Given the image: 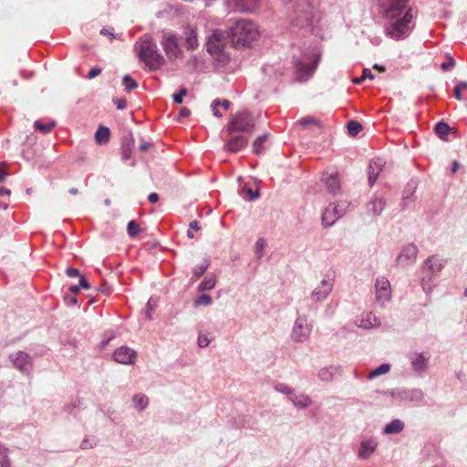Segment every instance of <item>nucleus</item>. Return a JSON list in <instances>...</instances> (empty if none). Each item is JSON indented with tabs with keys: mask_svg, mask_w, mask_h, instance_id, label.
Returning <instances> with one entry per match:
<instances>
[{
	"mask_svg": "<svg viewBox=\"0 0 467 467\" xmlns=\"http://www.w3.org/2000/svg\"><path fill=\"white\" fill-rule=\"evenodd\" d=\"M409 0H389V7L385 10V17L389 25L386 34L399 40L407 36L413 22L412 9L408 7Z\"/></svg>",
	"mask_w": 467,
	"mask_h": 467,
	"instance_id": "f257e3e1",
	"label": "nucleus"
},
{
	"mask_svg": "<svg viewBox=\"0 0 467 467\" xmlns=\"http://www.w3.org/2000/svg\"><path fill=\"white\" fill-rule=\"evenodd\" d=\"M228 36L236 48L251 47L260 37L255 23L249 19H239L230 27Z\"/></svg>",
	"mask_w": 467,
	"mask_h": 467,
	"instance_id": "f03ea898",
	"label": "nucleus"
},
{
	"mask_svg": "<svg viewBox=\"0 0 467 467\" xmlns=\"http://www.w3.org/2000/svg\"><path fill=\"white\" fill-rule=\"evenodd\" d=\"M228 34L221 29H214L207 36L205 48L219 67H224L231 61L228 51Z\"/></svg>",
	"mask_w": 467,
	"mask_h": 467,
	"instance_id": "7ed1b4c3",
	"label": "nucleus"
},
{
	"mask_svg": "<svg viewBox=\"0 0 467 467\" xmlns=\"http://www.w3.org/2000/svg\"><path fill=\"white\" fill-rule=\"evenodd\" d=\"M135 48L140 59L150 70L155 71L165 64L164 57L160 53L156 43L150 37H144L136 43Z\"/></svg>",
	"mask_w": 467,
	"mask_h": 467,
	"instance_id": "20e7f679",
	"label": "nucleus"
},
{
	"mask_svg": "<svg viewBox=\"0 0 467 467\" xmlns=\"http://www.w3.org/2000/svg\"><path fill=\"white\" fill-rule=\"evenodd\" d=\"M254 127L255 119L253 115L246 110H242L232 115L223 131L226 133L238 132L251 136Z\"/></svg>",
	"mask_w": 467,
	"mask_h": 467,
	"instance_id": "39448f33",
	"label": "nucleus"
},
{
	"mask_svg": "<svg viewBox=\"0 0 467 467\" xmlns=\"http://www.w3.org/2000/svg\"><path fill=\"white\" fill-rule=\"evenodd\" d=\"M161 45L165 55L171 62L183 57V51L179 46L178 37L173 33H164L161 36Z\"/></svg>",
	"mask_w": 467,
	"mask_h": 467,
	"instance_id": "423d86ee",
	"label": "nucleus"
},
{
	"mask_svg": "<svg viewBox=\"0 0 467 467\" xmlns=\"http://www.w3.org/2000/svg\"><path fill=\"white\" fill-rule=\"evenodd\" d=\"M319 56L306 57L304 56L295 64L296 78L299 81H306L314 73L317 67Z\"/></svg>",
	"mask_w": 467,
	"mask_h": 467,
	"instance_id": "0eeeda50",
	"label": "nucleus"
},
{
	"mask_svg": "<svg viewBox=\"0 0 467 467\" xmlns=\"http://www.w3.org/2000/svg\"><path fill=\"white\" fill-rule=\"evenodd\" d=\"M229 138L225 140L223 150L229 153H236L246 147L249 141L248 135L238 132L227 133Z\"/></svg>",
	"mask_w": 467,
	"mask_h": 467,
	"instance_id": "6e6552de",
	"label": "nucleus"
},
{
	"mask_svg": "<svg viewBox=\"0 0 467 467\" xmlns=\"http://www.w3.org/2000/svg\"><path fill=\"white\" fill-rule=\"evenodd\" d=\"M334 280L333 274L326 275V276L320 281L319 285L312 292L311 298L316 302H319L327 298L333 288Z\"/></svg>",
	"mask_w": 467,
	"mask_h": 467,
	"instance_id": "1a4fd4ad",
	"label": "nucleus"
},
{
	"mask_svg": "<svg viewBox=\"0 0 467 467\" xmlns=\"http://www.w3.org/2000/svg\"><path fill=\"white\" fill-rule=\"evenodd\" d=\"M184 47L189 51L196 50L199 47L198 28L193 25H187L182 29Z\"/></svg>",
	"mask_w": 467,
	"mask_h": 467,
	"instance_id": "9d476101",
	"label": "nucleus"
},
{
	"mask_svg": "<svg viewBox=\"0 0 467 467\" xmlns=\"http://www.w3.org/2000/svg\"><path fill=\"white\" fill-rule=\"evenodd\" d=\"M345 213L344 204H329L322 214V223L327 227L331 226Z\"/></svg>",
	"mask_w": 467,
	"mask_h": 467,
	"instance_id": "9b49d317",
	"label": "nucleus"
},
{
	"mask_svg": "<svg viewBox=\"0 0 467 467\" xmlns=\"http://www.w3.org/2000/svg\"><path fill=\"white\" fill-rule=\"evenodd\" d=\"M417 254V246L410 244L404 246L401 253L398 255L397 264L402 267L409 266L415 262Z\"/></svg>",
	"mask_w": 467,
	"mask_h": 467,
	"instance_id": "f8f14e48",
	"label": "nucleus"
},
{
	"mask_svg": "<svg viewBox=\"0 0 467 467\" xmlns=\"http://www.w3.org/2000/svg\"><path fill=\"white\" fill-rule=\"evenodd\" d=\"M377 300L380 303L389 301L391 298V288L389 281L385 277H379L375 284Z\"/></svg>",
	"mask_w": 467,
	"mask_h": 467,
	"instance_id": "ddd939ff",
	"label": "nucleus"
},
{
	"mask_svg": "<svg viewBox=\"0 0 467 467\" xmlns=\"http://www.w3.org/2000/svg\"><path fill=\"white\" fill-rule=\"evenodd\" d=\"M261 0H226L228 6L241 13L254 12Z\"/></svg>",
	"mask_w": 467,
	"mask_h": 467,
	"instance_id": "4468645a",
	"label": "nucleus"
},
{
	"mask_svg": "<svg viewBox=\"0 0 467 467\" xmlns=\"http://www.w3.org/2000/svg\"><path fill=\"white\" fill-rule=\"evenodd\" d=\"M113 358L120 364H133L136 359V352L128 347H120L114 351Z\"/></svg>",
	"mask_w": 467,
	"mask_h": 467,
	"instance_id": "2eb2a0df",
	"label": "nucleus"
},
{
	"mask_svg": "<svg viewBox=\"0 0 467 467\" xmlns=\"http://www.w3.org/2000/svg\"><path fill=\"white\" fill-rule=\"evenodd\" d=\"M309 331L306 320L305 318H297L293 328L292 336L296 340L301 341L308 336Z\"/></svg>",
	"mask_w": 467,
	"mask_h": 467,
	"instance_id": "dca6fc26",
	"label": "nucleus"
},
{
	"mask_svg": "<svg viewBox=\"0 0 467 467\" xmlns=\"http://www.w3.org/2000/svg\"><path fill=\"white\" fill-rule=\"evenodd\" d=\"M323 181L326 184L327 190L332 194H336L340 190V182L337 178V172L333 171L331 173L326 172L323 175Z\"/></svg>",
	"mask_w": 467,
	"mask_h": 467,
	"instance_id": "f3484780",
	"label": "nucleus"
},
{
	"mask_svg": "<svg viewBox=\"0 0 467 467\" xmlns=\"http://www.w3.org/2000/svg\"><path fill=\"white\" fill-rule=\"evenodd\" d=\"M12 362L21 371H26L31 367L29 356L22 351L11 356Z\"/></svg>",
	"mask_w": 467,
	"mask_h": 467,
	"instance_id": "a211bd4d",
	"label": "nucleus"
},
{
	"mask_svg": "<svg viewBox=\"0 0 467 467\" xmlns=\"http://www.w3.org/2000/svg\"><path fill=\"white\" fill-rule=\"evenodd\" d=\"M312 20V13L308 7H304L300 10V15L293 18V23L300 27L308 26Z\"/></svg>",
	"mask_w": 467,
	"mask_h": 467,
	"instance_id": "6ab92c4d",
	"label": "nucleus"
},
{
	"mask_svg": "<svg viewBox=\"0 0 467 467\" xmlns=\"http://www.w3.org/2000/svg\"><path fill=\"white\" fill-rule=\"evenodd\" d=\"M377 442L374 440H368L361 442L358 455L362 459L368 458L375 451Z\"/></svg>",
	"mask_w": 467,
	"mask_h": 467,
	"instance_id": "aec40b11",
	"label": "nucleus"
},
{
	"mask_svg": "<svg viewBox=\"0 0 467 467\" xmlns=\"http://www.w3.org/2000/svg\"><path fill=\"white\" fill-rule=\"evenodd\" d=\"M110 130L105 126H100L95 133V140L98 144H106L109 142Z\"/></svg>",
	"mask_w": 467,
	"mask_h": 467,
	"instance_id": "412c9836",
	"label": "nucleus"
},
{
	"mask_svg": "<svg viewBox=\"0 0 467 467\" xmlns=\"http://www.w3.org/2000/svg\"><path fill=\"white\" fill-rule=\"evenodd\" d=\"M289 400L296 407H299V408H306L311 403L310 399L307 396L304 395V394H301V395L292 394L291 396H289Z\"/></svg>",
	"mask_w": 467,
	"mask_h": 467,
	"instance_id": "4be33fe9",
	"label": "nucleus"
},
{
	"mask_svg": "<svg viewBox=\"0 0 467 467\" xmlns=\"http://www.w3.org/2000/svg\"><path fill=\"white\" fill-rule=\"evenodd\" d=\"M267 139H268L267 134L261 135L255 139V140L253 142V152L254 154L260 155L264 152V150H265L264 145L266 142Z\"/></svg>",
	"mask_w": 467,
	"mask_h": 467,
	"instance_id": "5701e85b",
	"label": "nucleus"
},
{
	"mask_svg": "<svg viewBox=\"0 0 467 467\" xmlns=\"http://www.w3.org/2000/svg\"><path fill=\"white\" fill-rule=\"evenodd\" d=\"M424 266L428 267L432 273H437L441 270L442 264L437 256L433 255L428 258Z\"/></svg>",
	"mask_w": 467,
	"mask_h": 467,
	"instance_id": "b1692460",
	"label": "nucleus"
},
{
	"mask_svg": "<svg viewBox=\"0 0 467 467\" xmlns=\"http://www.w3.org/2000/svg\"><path fill=\"white\" fill-rule=\"evenodd\" d=\"M404 428V423L400 420H394L389 423L384 430L387 434H393L400 432Z\"/></svg>",
	"mask_w": 467,
	"mask_h": 467,
	"instance_id": "393cba45",
	"label": "nucleus"
},
{
	"mask_svg": "<svg viewBox=\"0 0 467 467\" xmlns=\"http://www.w3.org/2000/svg\"><path fill=\"white\" fill-rule=\"evenodd\" d=\"M428 358H426L423 354H416L414 358H412V366L415 370L421 371L427 366Z\"/></svg>",
	"mask_w": 467,
	"mask_h": 467,
	"instance_id": "a878e982",
	"label": "nucleus"
},
{
	"mask_svg": "<svg viewBox=\"0 0 467 467\" xmlns=\"http://www.w3.org/2000/svg\"><path fill=\"white\" fill-rule=\"evenodd\" d=\"M379 171H380V167L376 162H374V164L369 165V167H368V182H369L370 185H373L374 182L377 181Z\"/></svg>",
	"mask_w": 467,
	"mask_h": 467,
	"instance_id": "bb28decb",
	"label": "nucleus"
},
{
	"mask_svg": "<svg viewBox=\"0 0 467 467\" xmlns=\"http://www.w3.org/2000/svg\"><path fill=\"white\" fill-rule=\"evenodd\" d=\"M389 369H390V366L389 364H386V363L381 364L379 368H377L376 369L369 372L368 378L369 379H372L379 375L388 373L389 371Z\"/></svg>",
	"mask_w": 467,
	"mask_h": 467,
	"instance_id": "cd10ccee",
	"label": "nucleus"
},
{
	"mask_svg": "<svg viewBox=\"0 0 467 467\" xmlns=\"http://www.w3.org/2000/svg\"><path fill=\"white\" fill-rule=\"evenodd\" d=\"M55 125H56L55 121H51L48 123H42L39 120L36 121L34 124L36 130H37L43 133L50 132L53 130V128L55 127Z\"/></svg>",
	"mask_w": 467,
	"mask_h": 467,
	"instance_id": "c85d7f7f",
	"label": "nucleus"
},
{
	"mask_svg": "<svg viewBox=\"0 0 467 467\" xmlns=\"http://www.w3.org/2000/svg\"><path fill=\"white\" fill-rule=\"evenodd\" d=\"M449 130H450V127L445 122H439L435 126V132L442 140H444L445 137L448 135Z\"/></svg>",
	"mask_w": 467,
	"mask_h": 467,
	"instance_id": "c756f323",
	"label": "nucleus"
},
{
	"mask_svg": "<svg viewBox=\"0 0 467 467\" xmlns=\"http://www.w3.org/2000/svg\"><path fill=\"white\" fill-rule=\"evenodd\" d=\"M133 402H134L135 406L140 410H143L144 408L147 407V405L149 403V400H148V398L145 395L138 394V395L134 396Z\"/></svg>",
	"mask_w": 467,
	"mask_h": 467,
	"instance_id": "7c9ffc66",
	"label": "nucleus"
},
{
	"mask_svg": "<svg viewBox=\"0 0 467 467\" xmlns=\"http://www.w3.org/2000/svg\"><path fill=\"white\" fill-rule=\"evenodd\" d=\"M361 130H362V125L356 120H350L348 123V134L351 136H356L357 134H358L361 131Z\"/></svg>",
	"mask_w": 467,
	"mask_h": 467,
	"instance_id": "2f4dec72",
	"label": "nucleus"
},
{
	"mask_svg": "<svg viewBox=\"0 0 467 467\" xmlns=\"http://www.w3.org/2000/svg\"><path fill=\"white\" fill-rule=\"evenodd\" d=\"M122 84L125 87V89L130 92L132 89H135L138 87L137 82L129 75H125L122 79Z\"/></svg>",
	"mask_w": 467,
	"mask_h": 467,
	"instance_id": "473e14b6",
	"label": "nucleus"
},
{
	"mask_svg": "<svg viewBox=\"0 0 467 467\" xmlns=\"http://www.w3.org/2000/svg\"><path fill=\"white\" fill-rule=\"evenodd\" d=\"M127 231L130 237H135L141 232V229L135 221H130L127 226Z\"/></svg>",
	"mask_w": 467,
	"mask_h": 467,
	"instance_id": "72a5a7b5",
	"label": "nucleus"
},
{
	"mask_svg": "<svg viewBox=\"0 0 467 467\" xmlns=\"http://www.w3.org/2000/svg\"><path fill=\"white\" fill-rule=\"evenodd\" d=\"M215 285V279L214 277H206L200 285H199V290L201 291H206L211 290Z\"/></svg>",
	"mask_w": 467,
	"mask_h": 467,
	"instance_id": "f704fd0d",
	"label": "nucleus"
},
{
	"mask_svg": "<svg viewBox=\"0 0 467 467\" xmlns=\"http://www.w3.org/2000/svg\"><path fill=\"white\" fill-rule=\"evenodd\" d=\"M370 205L373 213L376 214H379L384 208L385 202L382 198H379L371 202Z\"/></svg>",
	"mask_w": 467,
	"mask_h": 467,
	"instance_id": "c9c22d12",
	"label": "nucleus"
},
{
	"mask_svg": "<svg viewBox=\"0 0 467 467\" xmlns=\"http://www.w3.org/2000/svg\"><path fill=\"white\" fill-rule=\"evenodd\" d=\"M463 90H467V82L462 81L460 82L453 89V94L456 99H462V92Z\"/></svg>",
	"mask_w": 467,
	"mask_h": 467,
	"instance_id": "e433bc0d",
	"label": "nucleus"
},
{
	"mask_svg": "<svg viewBox=\"0 0 467 467\" xmlns=\"http://www.w3.org/2000/svg\"><path fill=\"white\" fill-rule=\"evenodd\" d=\"M207 268V264L198 265L193 268L192 273L196 278H199L201 275L204 274Z\"/></svg>",
	"mask_w": 467,
	"mask_h": 467,
	"instance_id": "4c0bfd02",
	"label": "nucleus"
},
{
	"mask_svg": "<svg viewBox=\"0 0 467 467\" xmlns=\"http://www.w3.org/2000/svg\"><path fill=\"white\" fill-rule=\"evenodd\" d=\"M212 303V297L208 295L200 296L194 302L195 305L208 306Z\"/></svg>",
	"mask_w": 467,
	"mask_h": 467,
	"instance_id": "58836bf2",
	"label": "nucleus"
},
{
	"mask_svg": "<svg viewBox=\"0 0 467 467\" xmlns=\"http://www.w3.org/2000/svg\"><path fill=\"white\" fill-rule=\"evenodd\" d=\"M454 66H455V62H454L453 58L451 57L448 56L447 61L441 65V68L443 71H446L448 69L454 67Z\"/></svg>",
	"mask_w": 467,
	"mask_h": 467,
	"instance_id": "ea45409f",
	"label": "nucleus"
},
{
	"mask_svg": "<svg viewBox=\"0 0 467 467\" xmlns=\"http://www.w3.org/2000/svg\"><path fill=\"white\" fill-rule=\"evenodd\" d=\"M186 94H187V89L184 88H181L179 93L173 95L174 102L177 103V104H182V99H183V97Z\"/></svg>",
	"mask_w": 467,
	"mask_h": 467,
	"instance_id": "a19ab883",
	"label": "nucleus"
},
{
	"mask_svg": "<svg viewBox=\"0 0 467 467\" xmlns=\"http://www.w3.org/2000/svg\"><path fill=\"white\" fill-rule=\"evenodd\" d=\"M189 230L187 232V235L189 238H193L192 231H199L200 227L198 226V223L196 221H192L190 223Z\"/></svg>",
	"mask_w": 467,
	"mask_h": 467,
	"instance_id": "79ce46f5",
	"label": "nucleus"
},
{
	"mask_svg": "<svg viewBox=\"0 0 467 467\" xmlns=\"http://www.w3.org/2000/svg\"><path fill=\"white\" fill-rule=\"evenodd\" d=\"M265 245H266V243H265V239H263V238L258 239L255 243L256 253H261L264 250V248L265 247Z\"/></svg>",
	"mask_w": 467,
	"mask_h": 467,
	"instance_id": "37998d69",
	"label": "nucleus"
},
{
	"mask_svg": "<svg viewBox=\"0 0 467 467\" xmlns=\"http://www.w3.org/2000/svg\"><path fill=\"white\" fill-rule=\"evenodd\" d=\"M67 275L69 277H79L81 275L77 268L68 267L66 270Z\"/></svg>",
	"mask_w": 467,
	"mask_h": 467,
	"instance_id": "c03bdc74",
	"label": "nucleus"
},
{
	"mask_svg": "<svg viewBox=\"0 0 467 467\" xmlns=\"http://www.w3.org/2000/svg\"><path fill=\"white\" fill-rule=\"evenodd\" d=\"M118 109H124L127 107V100L123 98L114 100Z\"/></svg>",
	"mask_w": 467,
	"mask_h": 467,
	"instance_id": "a18cd8bd",
	"label": "nucleus"
},
{
	"mask_svg": "<svg viewBox=\"0 0 467 467\" xmlns=\"http://www.w3.org/2000/svg\"><path fill=\"white\" fill-rule=\"evenodd\" d=\"M100 35L108 36L110 40L115 37L113 28H103L100 30Z\"/></svg>",
	"mask_w": 467,
	"mask_h": 467,
	"instance_id": "49530a36",
	"label": "nucleus"
},
{
	"mask_svg": "<svg viewBox=\"0 0 467 467\" xmlns=\"http://www.w3.org/2000/svg\"><path fill=\"white\" fill-rule=\"evenodd\" d=\"M210 343V340L206 336H199L198 337V344L201 348L207 347Z\"/></svg>",
	"mask_w": 467,
	"mask_h": 467,
	"instance_id": "de8ad7c7",
	"label": "nucleus"
},
{
	"mask_svg": "<svg viewBox=\"0 0 467 467\" xmlns=\"http://www.w3.org/2000/svg\"><path fill=\"white\" fill-rule=\"evenodd\" d=\"M101 73L100 67H93L88 74V78L92 79Z\"/></svg>",
	"mask_w": 467,
	"mask_h": 467,
	"instance_id": "09e8293b",
	"label": "nucleus"
},
{
	"mask_svg": "<svg viewBox=\"0 0 467 467\" xmlns=\"http://www.w3.org/2000/svg\"><path fill=\"white\" fill-rule=\"evenodd\" d=\"M190 114H191V110L188 108L182 107V108H181L180 112H179V119L187 118L190 116Z\"/></svg>",
	"mask_w": 467,
	"mask_h": 467,
	"instance_id": "8fccbe9b",
	"label": "nucleus"
},
{
	"mask_svg": "<svg viewBox=\"0 0 467 467\" xmlns=\"http://www.w3.org/2000/svg\"><path fill=\"white\" fill-rule=\"evenodd\" d=\"M276 390L280 391V392H283V393H286V394H289L290 396L292 395L291 391H290V389L289 387L285 386V385H283V384H279L275 387Z\"/></svg>",
	"mask_w": 467,
	"mask_h": 467,
	"instance_id": "3c124183",
	"label": "nucleus"
},
{
	"mask_svg": "<svg viewBox=\"0 0 467 467\" xmlns=\"http://www.w3.org/2000/svg\"><path fill=\"white\" fill-rule=\"evenodd\" d=\"M316 120L312 118H304V119H301L298 123L302 126V127H306V125L308 124H311V123H315Z\"/></svg>",
	"mask_w": 467,
	"mask_h": 467,
	"instance_id": "603ef678",
	"label": "nucleus"
},
{
	"mask_svg": "<svg viewBox=\"0 0 467 467\" xmlns=\"http://www.w3.org/2000/svg\"><path fill=\"white\" fill-rule=\"evenodd\" d=\"M219 105H220V100H218V99H215L213 101V105H212L213 106V113L216 117H221L222 116V114L217 109V106H219Z\"/></svg>",
	"mask_w": 467,
	"mask_h": 467,
	"instance_id": "864d4df0",
	"label": "nucleus"
},
{
	"mask_svg": "<svg viewBox=\"0 0 467 467\" xmlns=\"http://www.w3.org/2000/svg\"><path fill=\"white\" fill-rule=\"evenodd\" d=\"M79 285L86 290L89 289L90 287L89 284L83 275L79 276Z\"/></svg>",
	"mask_w": 467,
	"mask_h": 467,
	"instance_id": "5fc2aeb1",
	"label": "nucleus"
},
{
	"mask_svg": "<svg viewBox=\"0 0 467 467\" xmlns=\"http://www.w3.org/2000/svg\"><path fill=\"white\" fill-rule=\"evenodd\" d=\"M362 78H369V79H373L374 78V76L373 74L371 73V70L368 69V68H365L363 70V73H362Z\"/></svg>",
	"mask_w": 467,
	"mask_h": 467,
	"instance_id": "6e6d98bb",
	"label": "nucleus"
},
{
	"mask_svg": "<svg viewBox=\"0 0 467 467\" xmlns=\"http://www.w3.org/2000/svg\"><path fill=\"white\" fill-rule=\"evenodd\" d=\"M150 147V144L149 142L142 140L140 144V150L142 152L147 151Z\"/></svg>",
	"mask_w": 467,
	"mask_h": 467,
	"instance_id": "4d7b16f0",
	"label": "nucleus"
},
{
	"mask_svg": "<svg viewBox=\"0 0 467 467\" xmlns=\"http://www.w3.org/2000/svg\"><path fill=\"white\" fill-rule=\"evenodd\" d=\"M149 201L151 202V203H155L159 201V195L158 193L156 192H151L149 197H148Z\"/></svg>",
	"mask_w": 467,
	"mask_h": 467,
	"instance_id": "13d9d810",
	"label": "nucleus"
},
{
	"mask_svg": "<svg viewBox=\"0 0 467 467\" xmlns=\"http://www.w3.org/2000/svg\"><path fill=\"white\" fill-rule=\"evenodd\" d=\"M7 176V171L0 166V182H4Z\"/></svg>",
	"mask_w": 467,
	"mask_h": 467,
	"instance_id": "bf43d9fd",
	"label": "nucleus"
},
{
	"mask_svg": "<svg viewBox=\"0 0 467 467\" xmlns=\"http://www.w3.org/2000/svg\"><path fill=\"white\" fill-rule=\"evenodd\" d=\"M11 191L5 187H0V195H10Z\"/></svg>",
	"mask_w": 467,
	"mask_h": 467,
	"instance_id": "052dcab7",
	"label": "nucleus"
},
{
	"mask_svg": "<svg viewBox=\"0 0 467 467\" xmlns=\"http://www.w3.org/2000/svg\"><path fill=\"white\" fill-rule=\"evenodd\" d=\"M459 166H460L459 162L457 161H454L452 162L451 172L455 173L458 171Z\"/></svg>",
	"mask_w": 467,
	"mask_h": 467,
	"instance_id": "680f3d73",
	"label": "nucleus"
},
{
	"mask_svg": "<svg viewBox=\"0 0 467 467\" xmlns=\"http://www.w3.org/2000/svg\"><path fill=\"white\" fill-rule=\"evenodd\" d=\"M130 150L129 149H124L122 153V158L127 160L130 158Z\"/></svg>",
	"mask_w": 467,
	"mask_h": 467,
	"instance_id": "e2e57ef3",
	"label": "nucleus"
},
{
	"mask_svg": "<svg viewBox=\"0 0 467 467\" xmlns=\"http://www.w3.org/2000/svg\"><path fill=\"white\" fill-rule=\"evenodd\" d=\"M69 290H70L73 294H77V293H78V291H79V286H78V285H71V286L69 287Z\"/></svg>",
	"mask_w": 467,
	"mask_h": 467,
	"instance_id": "0e129e2a",
	"label": "nucleus"
},
{
	"mask_svg": "<svg viewBox=\"0 0 467 467\" xmlns=\"http://www.w3.org/2000/svg\"><path fill=\"white\" fill-rule=\"evenodd\" d=\"M225 109H228L230 107V101L227 99H224L221 104Z\"/></svg>",
	"mask_w": 467,
	"mask_h": 467,
	"instance_id": "69168bd1",
	"label": "nucleus"
},
{
	"mask_svg": "<svg viewBox=\"0 0 467 467\" xmlns=\"http://www.w3.org/2000/svg\"><path fill=\"white\" fill-rule=\"evenodd\" d=\"M363 80H365V78H362V76H361L360 78H357L353 79V82L356 84H360Z\"/></svg>",
	"mask_w": 467,
	"mask_h": 467,
	"instance_id": "338daca9",
	"label": "nucleus"
},
{
	"mask_svg": "<svg viewBox=\"0 0 467 467\" xmlns=\"http://www.w3.org/2000/svg\"><path fill=\"white\" fill-rule=\"evenodd\" d=\"M78 189H77V188H71V189L69 190V193H70L71 195H77V194H78Z\"/></svg>",
	"mask_w": 467,
	"mask_h": 467,
	"instance_id": "774afa93",
	"label": "nucleus"
}]
</instances>
